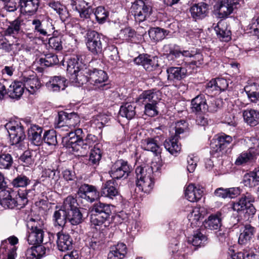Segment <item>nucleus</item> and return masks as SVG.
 Masks as SVG:
<instances>
[{
  "mask_svg": "<svg viewBox=\"0 0 259 259\" xmlns=\"http://www.w3.org/2000/svg\"><path fill=\"white\" fill-rule=\"evenodd\" d=\"M85 65L82 63L80 55H74L67 61V72L70 75L72 82L78 85H82L87 82V78L84 74V70L87 69Z\"/></svg>",
  "mask_w": 259,
  "mask_h": 259,
  "instance_id": "nucleus-1",
  "label": "nucleus"
},
{
  "mask_svg": "<svg viewBox=\"0 0 259 259\" xmlns=\"http://www.w3.org/2000/svg\"><path fill=\"white\" fill-rule=\"evenodd\" d=\"M153 171L152 165L140 166L136 168V185L139 190L144 193H149L153 188Z\"/></svg>",
  "mask_w": 259,
  "mask_h": 259,
  "instance_id": "nucleus-2",
  "label": "nucleus"
},
{
  "mask_svg": "<svg viewBox=\"0 0 259 259\" xmlns=\"http://www.w3.org/2000/svg\"><path fill=\"white\" fill-rule=\"evenodd\" d=\"M70 5L73 10L79 14V17L81 22H87L84 24V28L90 30L94 27V22L91 19L94 13V9L90 3L85 0H71Z\"/></svg>",
  "mask_w": 259,
  "mask_h": 259,
  "instance_id": "nucleus-3",
  "label": "nucleus"
},
{
  "mask_svg": "<svg viewBox=\"0 0 259 259\" xmlns=\"http://www.w3.org/2000/svg\"><path fill=\"white\" fill-rule=\"evenodd\" d=\"M84 71V74L87 78V82H89L93 84L95 89L101 90H106L110 86L105 82L107 81V73L101 69L94 68H87Z\"/></svg>",
  "mask_w": 259,
  "mask_h": 259,
  "instance_id": "nucleus-4",
  "label": "nucleus"
},
{
  "mask_svg": "<svg viewBox=\"0 0 259 259\" xmlns=\"http://www.w3.org/2000/svg\"><path fill=\"white\" fill-rule=\"evenodd\" d=\"M131 13L136 22L141 23L152 13V6L149 0H136L131 7Z\"/></svg>",
  "mask_w": 259,
  "mask_h": 259,
  "instance_id": "nucleus-5",
  "label": "nucleus"
},
{
  "mask_svg": "<svg viewBox=\"0 0 259 259\" xmlns=\"http://www.w3.org/2000/svg\"><path fill=\"white\" fill-rule=\"evenodd\" d=\"M85 40L87 49L93 55H99L102 53L105 45L101 34L94 30H88Z\"/></svg>",
  "mask_w": 259,
  "mask_h": 259,
  "instance_id": "nucleus-6",
  "label": "nucleus"
},
{
  "mask_svg": "<svg viewBox=\"0 0 259 259\" xmlns=\"http://www.w3.org/2000/svg\"><path fill=\"white\" fill-rule=\"evenodd\" d=\"M5 128L9 133L12 145L19 144L25 139L24 128L21 123L15 121H10L6 124Z\"/></svg>",
  "mask_w": 259,
  "mask_h": 259,
  "instance_id": "nucleus-7",
  "label": "nucleus"
},
{
  "mask_svg": "<svg viewBox=\"0 0 259 259\" xmlns=\"http://www.w3.org/2000/svg\"><path fill=\"white\" fill-rule=\"evenodd\" d=\"M84 137V134L81 128H77L74 132H69L67 136L63 138L64 145L70 152H75L78 151L79 142Z\"/></svg>",
  "mask_w": 259,
  "mask_h": 259,
  "instance_id": "nucleus-8",
  "label": "nucleus"
},
{
  "mask_svg": "<svg viewBox=\"0 0 259 259\" xmlns=\"http://www.w3.org/2000/svg\"><path fill=\"white\" fill-rule=\"evenodd\" d=\"M131 171V168L127 161L122 159L118 160L112 165L109 172L113 179L126 178Z\"/></svg>",
  "mask_w": 259,
  "mask_h": 259,
  "instance_id": "nucleus-9",
  "label": "nucleus"
},
{
  "mask_svg": "<svg viewBox=\"0 0 259 259\" xmlns=\"http://www.w3.org/2000/svg\"><path fill=\"white\" fill-rule=\"evenodd\" d=\"M78 197L92 203L100 198V192L93 185L83 184L80 186L77 191Z\"/></svg>",
  "mask_w": 259,
  "mask_h": 259,
  "instance_id": "nucleus-10",
  "label": "nucleus"
},
{
  "mask_svg": "<svg viewBox=\"0 0 259 259\" xmlns=\"http://www.w3.org/2000/svg\"><path fill=\"white\" fill-rule=\"evenodd\" d=\"M259 154V149L255 147H250L247 150L241 153L236 158V165H245L254 162Z\"/></svg>",
  "mask_w": 259,
  "mask_h": 259,
  "instance_id": "nucleus-11",
  "label": "nucleus"
},
{
  "mask_svg": "<svg viewBox=\"0 0 259 259\" xmlns=\"http://www.w3.org/2000/svg\"><path fill=\"white\" fill-rule=\"evenodd\" d=\"M68 86L67 80L64 76H53L50 77L46 83L47 90L52 92H59L64 91Z\"/></svg>",
  "mask_w": 259,
  "mask_h": 259,
  "instance_id": "nucleus-12",
  "label": "nucleus"
},
{
  "mask_svg": "<svg viewBox=\"0 0 259 259\" xmlns=\"http://www.w3.org/2000/svg\"><path fill=\"white\" fill-rule=\"evenodd\" d=\"M34 32L44 36H50L55 29L53 25L49 21H41L38 19L32 20L31 22Z\"/></svg>",
  "mask_w": 259,
  "mask_h": 259,
  "instance_id": "nucleus-13",
  "label": "nucleus"
},
{
  "mask_svg": "<svg viewBox=\"0 0 259 259\" xmlns=\"http://www.w3.org/2000/svg\"><path fill=\"white\" fill-rule=\"evenodd\" d=\"M137 65H142L148 71H152L158 66L157 57H151L147 54L140 55L134 59Z\"/></svg>",
  "mask_w": 259,
  "mask_h": 259,
  "instance_id": "nucleus-14",
  "label": "nucleus"
},
{
  "mask_svg": "<svg viewBox=\"0 0 259 259\" xmlns=\"http://www.w3.org/2000/svg\"><path fill=\"white\" fill-rule=\"evenodd\" d=\"M239 5V0H221L218 8L220 18H227L237 8Z\"/></svg>",
  "mask_w": 259,
  "mask_h": 259,
  "instance_id": "nucleus-15",
  "label": "nucleus"
},
{
  "mask_svg": "<svg viewBox=\"0 0 259 259\" xmlns=\"http://www.w3.org/2000/svg\"><path fill=\"white\" fill-rule=\"evenodd\" d=\"M192 18L197 21L206 17L209 12V5L205 3L200 2L195 4L190 8Z\"/></svg>",
  "mask_w": 259,
  "mask_h": 259,
  "instance_id": "nucleus-16",
  "label": "nucleus"
},
{
  "mask_svg": "<svg viewBox=\"0 0 259 259\" xmlns=\"http://www.w3.org/2000/svg\"><path fill=\"white\" fill-rule=\"evenodd\" d=\"M255 232V228L251 225H243L240 229L238 243L241 245L249 243L254 238Z\"/></svg>",
  "mask_w": 259,
  "mask_h": 259,
  "instance_id": "nucleus-17",
  "label": "nucleus"
},
{
  "mask_svg": "<svg viewBox=\"0 0 259 259\" xmlns=\"http://www.w3.org/2000/svg\"><path fill=\"white\" fill-rule=\"evenodd\" d=\"M38 185H40V183L36 181L31 189L26 190L25 193L18 192V195L15 197V207L18 209L23 207L27 202V198H32L36 195L35 188Z\"/></svg>",
  "mask_w": 259,
  "mask_h": 259,
  "instance_id": "nucleus-18",
  "label": "nucleus"
},
{
  "mask_svg": "<svg viewBox=\"0 0 259 259\" xmlns=\"http://www.w3.org/2000/svg\"><path fill=\"white\" fill-rule=\"evenodd\" d=\"M49 234L45 233L44 231L28 230L27 241L30 245H39L41 243L47 244L48 240L46 238L47 236L49 237Z\"/></svg>",
  "mask_w": 259,
  "mask_h": 259,
  "instance_id": "nucleus-19",
  "label": "nucleus"
},
{
  "mask_svg": "<svg viewBox=\"0 0 259 259\" xmlns=\"http://www.w3.org/2000/svg\"><path fill=\"white\" fill-rule=\"evenodd\" d=\"M42 128L37 125H31L28 130V138L31 144L39 146L43 142L41 133Z\"/></svg>",
  "mask_w": 259,
  "mask_h": 259,
  "instance_id": "nucleus-20",
  "label": "nucleus"
},
{
  "mask_svg": "<svg viewBox=\"0 0 259 259\" xmlns=\"http://www.w3.org/2000/svg\"><path fill=\"white\" fill-rule=\"evenodd\" d=\"M23 25H24L23 20L20 18H17L15 20L10 22L9 25L4 31L5 36H12L17 41L18 39L17 35Z\"/></svg>",
  "mask_w": 259,
  "mask_h": 259,
  "instance_id": "nucleus-21",
  "label": "nucleus"
},
{
  "mask_svg": "<svg viewBox=\"0 0 259 259\" xmlns=\"http://www.w3.org/2000/svg\"><path fill=\"white\" fill-rule=\"evenodd\" d=\"M203 192V191L200 187L190 184L185 189V196L188 201L194 202L198 201L201 198Z\"/></svg>",
  "mask_w": 259,
  "mask_h": 259,
  "instance_id": "nucleus-22",
  "label": "nucleus"
},
{
  "mask_svg": "<svg viewBox=\"0 0 259 259\" xmlns=\"http://www.w3.org/2000/svg\"><path fill=\"white\" fill-rule=\"evenodd\" d=\"M141 147L144 150L153 152L156 156H158L161 152V148L158 144L156 138H148L142 140Z\"/></svg>",
  "mask_w": 259,
  "mask_h": 259,
  "instance_id": "nucleus-23",
  "label": "nucleus"
},
{
  "mask_svg": "<svg viewBox=\"0 0 259 259\" xmlns=\"http://www.w3.org/2000/svg\"><path fill=\"white\" fill-rule=\"evenodd\" d=\"M254 201V196L250 193L247 192L243 194L238 201L233 203L232 209L238 212H241L245 210L248 203Z\"/></svg>",
  "mask_w": 259,
  "mask_h": 259,
  "instance_id": "nucleus-24",
  "label": "nucleus"
},
{
  "mask_svg": "<svg viewBox=\"0 0 259 259\" xmlns=\"http://www.w3.org/2000/svg\"><path fill=\"white\" fill-rule=\"evenodd\" d=\"M100 194L101 196L113 199L119 194V191L115 187V182L109 180L103 184Z\"/></svg>",
  "mask_w": 259,
  "mask_h": 259,
  "instance_id": "nucleus-25",
  "label": "nucleus"
},
{
  "mask_svg": "<svg viewBox=\"0 0 259 259\" xmlns=\"http://www.w3.org/2000/svg\"><path fill=\"white\" fill-rule=\"evenodd\" d=\"M22 81L24 86L31 94H34L41 87L39 80L33 74L29 76H23Z\"/></svg>",
  "mask_w": 259,
  "mask_h": 259,
  "instance_id": "nucleus-26",
  "label": "nucleus"
},
{
  "mask_svg": "<svg viewBox=\"0 0 259 259\" xmlns=\"http://www.w3.org/2000/svg\"><path fill=\"white\" fill-rule=\"evenodd\" d=\"M160 93L155 90H150L144 91L139 96L138 101L146 103H158L160 100Z\"/></svg>",
  "mask_w": 259,
  "mask_h": 259,
  "instance_id": "nucleus-27",
  "label": "nucleus"
},
{
  "mask_svg": "<svg viewBox=\"0 0 259 259\" xmlns=\"http://www.w3.org/2000/svg\"><path fill=\"white\" fill-rule=\"evenodd\" d=\"M167 80L175 82L184 78L186 76V70L181 67H172L167 69Z\"/></svg>",
  "mask_w": 259,
  "mask_h": 259,
  "instance_id": "nucleus-28",
  "label": "nucleus"
},
{
  "mask_svg": "<svg viewBox=\"0 0 259 259\" xmlns=\"http://www.w3.org/2000/svg\"><path fill=\"white\" fill-rule=\"evenodd\" d=\"M57 246L59 250L65 251L72 248V240L70 236L62 232L57 234Z\"/></svg>",
  "mask_w": 259,
  "mask_h": 259,
  "instance_id": "nucleus-29",
  "label": "nucleus"
},
{
  "mask_svg": "<svg viewBox=\"0 0 259 259\" xmlns=\"http://www.w3.org/2000/svg\"><path fill=\"white\" fill-rule=\"evenodd\" d=\"M39 3V0H27L19 5V6L22 13L31 16L36 13Z\"/></svg>",
  "mask_w": 259,
  "mask_h": 259,
  "instance_id": "nucleus-30",
  "label": "nucleus"
},
{
  "mask_svg": "<svg viewBox=\"0 0 259 259\" xmlns=\"http://www.w3.org/2000/svg\"><path fill=\"white\" fill-rule=\"evenodd\" d=\"M214 30L221 40L227 42L231 39V31L224 21H220L214 27Z\"/></svg>",
  "mask_w": 259,
  "mask_h": 259,
  "instance_id": "nucleus-31",
  "label": "nucleus"
},
{
  "mask_svg": "<svg viewBox=\"0 0 259 259\" xmlns=\"http://www.w3.org/2000/svg\"><path fill=\"white\" fill-rule=\"evenodd\" d=\"M193 112H205L208 108L206 100L203 95H199L191 101Z\"/></svg>",
  "mask_w": 259,
  "mask_h": 259,
  "instance_id": "nucleus-32",
  "label": "nucleus"
},
{
  "mask_svg": "<svg viewBox=\"0 0 259 259\" xmlns=\"http://www.w3.org/2000/svg\"><path fill=\"white\" fill-rule=\"evenodd\" d=\"M14 194L11 193L8 190H2L0 192L1 204L5 208H14L16 207L15 197Z\"/></svg>",
  "mask_w": 259,
  "mask_h": 259,
  "instance_id": "nucleus-33",
  "label": "nucleus"
},
{
  "mask_svg": "<svg viewBox=\"0 0 259 259\" xmlns=\"http://www.w3.org/2000/svg\"><path fill=\"white\" fill-rule=\"evenodd\" d=\"M245 122L251 126H254L259 123V111L252 109H246L243 112Z\"/></svg>",
  "mask_w": 259,
  "mask_h": 259,
  "instance_id": "nucleus-34",
  "label": "nucleus"
},
{
  "mask_svg": "<svg viewBox=\"0 0 259 259\" xmlns=\"http://www.w3.org/2000/svg\"><path fill=\"white\" fill-rule=\"evenodd\" d=\"M24 84L19 81L13 82L8 89L7 94L10 98L14 99H19L24 92Z\"/></svg>",
  "mask_w": 259,
  "mask_h": 259,
  "instance_id": "nucleus-35",
  "label": "nucleus"
},
{
  "mask_svg": "<svg viewBox=\"0 0 259 259\" xmlns=\"http://www.w3.org/2000/svg\"><path fill=\"white\" fill-rule=\"evenodd\" d=\"M232 141V138L231 136L223 134L215 141V147L213 146V143H211V145L216 152H219L225 150Z\"/></svg>",
  "mask_w": 259,
  "mask_h": 259,
  "instance_id": "nucleus-36",
  "label": "nucleus"
},
{
  "mask_svg": "<svg viewBox=\"0 0 259 259\" xmlns=\"http://www.w3.org/2000/svg\"><path fill=\"white\" fill-rule=\"evenodd\" d=\"M203 208L195 207L188 214L187 217L192 227L198 226L199 221L203 218Z\"/></svg>",
  "mask_w": 259,
  "mask_h": 259,
  "instance_id": "nucleus-37",
  "label": "nucleus"
},
{
  "mask_svg": "<svg viewBox=\"0 0 259 259\" xmlns=\"http://www.w3.org/2000/svg\"><path fill=\"white\" fill-rule=\"evenodd\" d=\"M190 54L189 50H182L178 47H175L169 51V56L175 59L179 64H182L185 61Z\"/></svg>",
  "mask_w": 259,
  "mask_h": 259,
  "instance_id": "nucleus-38",
  "label": "nucleus"
},
{
  "mask_svg": "<svg viewBox=\"0 0 259 259\" xmlns=\"http://www.w3.org/2000/svg\"><path fill=\"white\" fill-rule=\"evenodd\" d=\"M136 106L135 103H126L122 105L119 113L122 116L127 119H132L136 115Z\"/></svg>",
  "mask_w": 259,
  "mask_h": 259,
  "instance_id": "nucleus-39",
  "label": "nucleus"
},
{
  "mask_svg": "<svg viewBox=\"0 0 259 259\" xmlns=\"http://www.w3.org/2000/svg\"><path fill=\"white\" fill-rule=\"evenodd\" d=\"M178 138L173 136L167 139L164 143L165 148L171 154H177L181 150V145L178 144Z\"/></svg>",
  "mask_w": 259,
  "mask_h": 259,
  "instance_id": "nucleus-40",
  "label": "nucleus"
},
{
  "mask_svg": "<svg viewBox=\"0 0 259 259\" xmlns=\"http://www.w3.org/2000/svg\"><path fill=\"white\" fill-rule=\"evenodd\" d=\"M92 212L110 218L111 209L110 205L99 202L93 205Z\"/></svg>",
  "mask_w": 259,
  "mask_h": 259,
  "instance_id": "nucleus-41",
  "label": "nucleus"
},
{
  "mask_svg": "<svg viewBox=\"0 0 259 259\" xmlns=\"http://www.w3.org/2000/svg\"><path fill=\"white\" fill-rule=\"evenodd\" d=\"M189 53L190 54L188 56L187 59L186 61H190L189 63L190 65H192L197 67H199L203 63V57L202 54L197 50H189Z\"/></svg>",
  "mask_w": 259,
  "mask_h": 259,
  "instance_id": "nucleus-42",
  "label": "nucleus"
},
{
  "mask_svg": "<svg viewBox=\"0 0 259 259\" xmlns=\"http://www.w3.org/2000/svg\"><path fill=\"white\" fill-rule=\"evenodd\" d=\"M203 225L207 229L218 230L221 226V219L218 214H211L204 222Z\"/></svg>",
  "mask_w": 259,
  "mask_h": 259,
  "instance_id": "nucleus-43",
  "label": "nucleus"
},
{
  "mask_svg": "<svg viewBox=\"0 0 259 259\" xmlns=\"http://www.w3.org/2000/svg\"><path fill=\"white\" fill-rule=\"evenodd\" d=\"M244 90L251 102L256 103L259 101V84L254 83L246 85Z\"/></svg>",
  "mask_w": 259,
  "mask_h": 259,
  "instance_id": "nucleus-44",
  "label": "nucleus"
},
{
  "mask_svg": "<svg viewBox=\"0 0 259 259\" xmlns=\"http://www.w3.org/2000/svg\"><path fill=\"white\" fill-rule=\"evenodd\" d=\"M68 211L62 208L56 210L53 214V221L55 226L63 227L65 226L68 220Z\"/></svg>",
  "mask_w": 259,
  "mask_h": 259,
  "instance_id": "nucleus-45",
  "label": "nucleus"
},
{
  "mask_svg": "<svg viewBox=\"0 0 259 259\" xmlns=\"http://www.w3.org/2000/svg\"><path fill=\"white\" fill-rule=\"evenodd\" d=\"M109 218L92 212L90 217L91 226H93L96 229H97V227H100L103 225L106 227L107 226L106 223H109Z\"/></svg>",
  "mask_w": 259,
  "mask_h": 259,
  "instance_id": "nucleus-46",
  "label": "nucleus"
},
{
  "mask_svg": "<svg viewBox=\"0 0 259 259\" xmlns=\"http://www.w3.org/2000/svg\"><path fill=\"white\" fill-rule=\"evenodd\" d=\"M166 30L159 27L151 28L148 32L150 37L155 41H158L164 39L167 34Z\"/></svg>",
  "mask_w": 259,
  "mask_h": 259,
  "instance_id": "nucleus-47",
  "label": "nucleus"
},
{
  "mask_svg": "<svg viewBox=\"0 0 259 259\" xmlns=\"http://www.w3.org/2000/svg\"><path fill=\"white\" fill-rule=\"evenodd\" d=\"M68 220L73 225H77L82 221V214L78 208L68 211Z\"/></svg>",
  "mask_w": 259,
  "mask_h": 259,
  "instance_id": "nucleus-48",
  "label": "nucleus"
},
{
  "mask_svg": "<svg viewBox=\"0 0 259 259\" xmlns=\"http://www.w3.org/2000/svg\"><path fill=\"white\" fill-rule=\"evenodd\" d=\"M136 35L135 30L130 27L121 29L118 33L119 38L126 41H132Z\"/></svg>",
  "mask_w": 259,
  "mask_h": 259,
  "instance_id": "nucleus-49",
  "label": "nucleus"
},
{
  "mask_svg": "<svg viewBox=\"0 0 259 259\" xmlns=\"http://www.w3.org/2000/svg\"><path fill=\"white\" fill-rule=\"evenodd\" d=\"M42 140L43 142L48 145L55 146L58 143L56 132L53 130L46 131Z\"/></svg>",
  "mask_w": 259,
  "mask_h": 259,
  "instance_id": "nucleus-50",
  "label": "nucleus"
},
{
  "mask_svg": "<svg viewBox=\"0 0 259 259\" xmlns=\"http://www.w3.org/2000/svg\"><path fill=\"white\" fill-rule=\"evenodd\" d=\"M13 164V159L12 155L9 153L0 154V169H10Z\"/></svg>",
  "mask_w": 259,
  "mask_h": 259,
  "instance_id": "nucleus-51",
  "label": "nucleus"
},
{
  "mask_svg": "<svg viewBox=\"0 0 259 259\" xmlns=\"http://www.w3.org/2000/svg\"><path fill=\"white\" fill-rule=\"evenodd\" d=\"M206 240V237L200 232L198 231L195 233L192 236L189 237L188 241L194 246H198L203 244Z\"/></svg>",
  "mask_w": 259,
  "mask_h": 259,
  "instance_id": "nucleus-52",
  "label": "nucleus"
},
{
  "mask_svg": "<svg viewBox=\"0 0 259 259\" xmlns=\"http://www.w3.org/2000/svg\"><path fill=\"white\" fill-rule=\"evenodd\" d=\"M39 62L41 66L49 67L58 63L59 59L57 55L50 53L40 58Z\"/></svg>",
  "mask_w": 259,
  "mask_h": 259,
  "instance_id": "nucleus-53",
  "label": "nucleus"
},
{
  "mask_svg": "<svg viewBox=\"0 0 259 259\" xmlns=\"http://www.w3.org/2000/svg\"><path fill=\"white\" fill-rule=\"evenodd\" d=\"M28 230L44 231V221L38 218H31L27 222Z\"/></svg>",
  "mask_w": 259,
  "mask_h": 259,
  "instance_id": "nucleus-54",
  "label": "nucleus"
},
{
  "mask_svg": "<svg viewBox=\"0 0 259 259\" xmlns=\"http://www.w3.org/2000/svg\"><path fill=\"white\" fill-rule=\"evenodd\" d=\"M110 120V116L105 114H100L94 117L92 120V125H95L96 127H103Z\"/></svg>",
  "mask_w": 259,
  "mask_h": 259,
  "instance_id": "nucleus-55",
  "label": "nucleus"
},
{
  "mask_svg": "<svg viewBox=\"0 0 259 259\" xmlns=\"http://www.w3.org/2000/svg\"><path fill=\"white\" fill-rule=\"evenodd\" d=\"M30 180L24 175H18L13 179L12 185L14 187H25L30 183Z\"/></svg>",
  "mask_w": 259,
  "mask_h": 259,
  "instance_id": "nucleus-56",
  "label": "nucleus"
},
{
  "mask_svg": "<svg viewBox=\"0 0 259 259\" xmlns=\"http://www.w3.org/2000/svg\"><path fill=\"white\" fill-rule=\"evenodd\" d=\"M77 203L75 198L70 195L68 196L64 201L62 208L66 211L77 208Z\"/></svg>",
  "mask_w": 259,
  "mask_h": 259,
  "instance_id": "nucleus-57",
  "label": "nucleus"
},
{
  "mask_svg": "<svg viewBox=\"0 0 259 259\" xmlns=\"http://www.w3.org/2000/svg\"><path fill=\"white\" fill-rule=\"evenodd\" d=\"M94 14L98 22L103 24L106 21L109 14L104 7H98L96 8Z\"/></svg>",
  "mask_w": 259,
  "mask_h": 259,
  "instance_id": "nucleus-58",
  "label": "nucleus"
},
{
  "mask_svg": "<svg viewBox=\"0 0 259 259\" xmlns=\"http://www.w3.org/2000/svg\"><path fill=\"white\" fill-rule=\"evenodd\" d=\"M101 156L102 153L100 148L94 147V149L91 150L90 155L89 163L93 165L98 164L101 160Z\"/></svg>",
  "mask_w": 259,
  "mask_h": 259,
  "instance_id": "nucleus-59",
  "label": "nucleus"
},
{
  "mask_svg": "<svg viewBox=\"0 0 259 259\" xmlns=\"http://www.w3.org/2000/svg\"><path fill=\"white\" fill-rule=\"evenodd\" d=\"M68 117L66 125V129H62V130L68 131L69 128L75 127L79 122V118L78 115L74 112L68 113Z\"/></svg>",
  "mask_w": 259,
  "mask_h": 259,
  "instance_id": "nucleus-60",
  "label": "nucleus"
},
{
  "mask_svg": "<svg viewBox=\"0 0 259 259\" xmlns=\"http://www.w3.org/2000/svg\"><path fill=\"white\" fill-rule=\"evenodd\" d=\"M242 183L246 187L249 188L254 187L258 185L252 172L247 173L243 176Z\"/></svg>",
  "mask_w": 259,
  "mask_h": 259,
  "instance_id": "nucleus-61",
  "label": "nucleus"
},
{
  "mask_svg": "<svg viewBox=\"0 0 259 259\" xmlns=\"http://www.w3.org/2000/svg\"><path fill=\"white\" fill-rule=\"evenodd\" d=\"M68 116V113L64 111H60L58 112V118L56 121L57 122L56 128L63 129H66L67 119Z\"/></svg>",
  "mask_w": 259,
  "mask_h": 259,
  "instance_id": "nucleus-62",
  "label": "nucleus"
},
{
  "mask_svg": "<svg viewBox=\"0 0 259 259\" xmlns=\"http://www.w3.org/2000/svg\"><path fill=\"white\" fill-rule=\"evenodd\" d=\"M14 41H9L5 35H0V49L5 50L7 52H10L12 50V47Z\"/></svg>",
  "mask_w": 259,
  "mask_h": 259,
  "instance_id": "nucleus-63",
  "label": "nucleus"
},
{
  "mask_svg": "<svg viewBox=\"0 0 259 259\" xmlns=\"http://www.w3.org/2000/svg\"><path fill=\"white\" fill-rule=\"evenodd\" d=\"M110 250L118 254L119 256L123 258L126 253V246L123 243H118L116 245L111 247Z\"/></svg>",
  "mask_w": 259,
  "mask_h": 259,
  "instance_id": "nucleus-64",
  "label": "nucleus"
}]
</instances>
